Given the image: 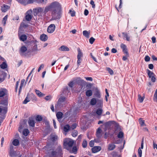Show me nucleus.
Segmentation results:
<instances>
[{"label":"nucleus","instance_id":"obj_1","mask_svg":"<svg viewBox=\"0 0 157 157\" xmlns=\"http://www.w3.org/2000/svg\"><path fill=\"white\" fill-rule=\"evenodd\" d=\"M61 9V4L57 1H54L45 7L44 13L45 14L49 11H51L52 16L53 19H59L60 17V12Z\"/></svg>","mask_w":157,"mask_h":157},{"label":"nucleus","instance_id":"obj_2","mask_svg":"<svg viewBox=\"0 0 157 157\" xmlns=\"http://www.w3.org/2000/svg\"><path fill=\"white\" fill-rule=\"evenodd\" d=\"M74 144L73 141L69 138L65 139L63 141L64 148L68 150H70Z\"/></svg>","mask_w":157,"mask_h":157},{"label":"nucleus","instance_id":"obj_3","mask_svg":"<svg viewBox=\"0 0 157 157\" xmlns=\"http://www.w3.org/2000/svg\"><path fill=\"white\" fill-rule=\"evenodd\" d=\"M62 151V149L61 147L60 146H59L56 149V151H52L51 155L55 157L59 155H60L61 154Z\"/></svg>","mask_w":157,"mask_h":157},{"label":"nucleus","instance_id":"obj_4","mask_svg":"<svg viewBox=\"0 0 157 157\" xmlns=\"http://www.w3.org/2000/svg\"><path fill=\"white\" fill-rule=\"evenodd\" d=\"M27 49L26 47L25 46H22L19 50V53L21 55L23 56H26V52Z\"/></svg>","mask_w":157,"mask_h":157},{"label":"nucleus","instance_id":"obj_5","mask_svg":"<svg viewBox=\"0 0 157 157\" xmlns=\"http://www.w3.org/2000/svg\"><path fill=\"white\" fill-rule=\"evenodd\" d=\"M7 110V106L0 105V114L3 116L6 113Z\"/></svg>","mask_w":157,"mask_h":157},{"label":"nucleus","instance_id":"obj_6","mask_svg":"<svg viewBox=\"0 0 157 157\" xmlns=\"http://www.w3.org/2000/svg\"><path fill=\"white\" fill-rule=\"evenodd\" d=\"M7 94L8 91L6 89L2 88L0 89V98L7 96Z\"/></svg>","mask_w":157,"mask_h":157},{"label":"nucleus","instance_id":"obj_7","mask_svg":"<svg viewBox=\"0 0 157 157\" xmlns=\"http://www.w3.org/2000/svg\"><path fill=\"white\" fill-rule=\"evenodd\" d=\"M55 25L53 24H51L48 27L47 31L48 33H52L55 30Z\"/></svg>","mask_w":157,"mask_h":157},{"label":"nucleus","instance_id":"obj_8","mask_svg":"<svg viewBox=\"0 0 157 157\" xmlns=\"http://www.w3.org/2000/svg\"><path fill=\"white\" fill-rule=\"evenodd\" d=\"M65 98L63 97H60L58 100V104L59 106H63L65 103Z\"/></svg>","mask_w":157,"mask_h":157},{"label":"nucleus","instance_id":"obj_9","mask_svg":"<svg viewBox=\"0 0 157 157\" xmlns=\"http://www.w3.org/2000/svg\"><path fill=\"white\" fill-rule=\"evenodd\" d=\"M6 74L3 71H0V83L2 82L6 77Z\"/></svg>","mask_w":157,"mask_h":157},{"label":"nucleus","instance_id":"obj_10","mask_svg":"<svg viewBox=\"0 0 157 157\" xmlns=\"http://www.w3.org/2000/svg\"><path fill=\"white\" fill-rule=\"evenodd\" d=\"M0 104L3 106H7L8 105V98L6 97L4 100H3L0 101Z\"/></svg>","mask_w":157,"mask_h":157},{"label":"nucleus","instance_id":"obj_11","mask_svg":"<svg viewBox=\"0 0 157 157\" xmlns=\"http://www.w3.org/2000/svg\"><path fill=\"white\" fill-rule=\"evenodd\" d=\"M18 37L20 40L24 41L27 39V36L25 34L21 35V33H18Z\"/></svg>","mask_w":157,"mask_h":157},{"label":"nucleus","instance_id":"obj_12","mask_svg":"<svg viewBox=\"0 0 157 157\" xmlns=\"http://www.w3.org/2000/svg\"><path fill=\"white\" fill-rule=\"evenodd\" d=\"M101 148L99 146H95L92 148V151L94 153H96L101 150Z\"/></svg>","mask_w":157,"mask_h":157},{"label":"nucleus","instance_id":"obj_13","mask_svg":"<svg viewBox=\"0 0 157 157\" xmlns=\"http://www.w3.org/2000/svg\"><path fill=\"white\" fill-rule=\"evenodd\" d=\"M103 99L101 98L97 99V105L98 106H101L103 105Z\"/></svg>","mask_w":157,"mask_h":157},{"label":"nucleus","instance_id":"obj_14","mask_svg":"<svg viewBox=\"0 0 157 157\" xmlns=\"http://www.w3.org/2000/svg\"><path fill=\"white\" fill-rule=\"evenodd\" d=\"M28 124L30 126L32 127H34L35 125V123L34 120L33 118H30L29 119L28 121Z\"/></svg>","mask_w":157,"mask_h":157},{"label":"nucleus","instance_id":"obj_15","mask_svg":"<svg viewBox=\"0 0 157 157\" xmlns=\"http://www.w3.org/2000/svg\"><path fill=\"white\" fill-rule=\"evenodd\" d=\"M75 82L79 85L82 86L84 83V81L83 80L81 79L80 78L76 79Z\"/></svg>","mask_w":157,"mask_h":157},{"label":"nucleus","instance_id":"obj_16","mask_svg":"<svg viewBox=\"0 0 157 157\" xmlns=\"http://www.w3.org/2000/svg\"><path fill=\"white\" fill-rule=\"evenodd\" d=\"M59 50L63 51H68L69 50V48L67 46H62L59 48Z\"/></svg>","mask_w":157,"mask_h":157},{"label":"nucleus","instance_id":"obj_17","mask_svg":"<svg viewBox=\"0 0 157 157\" xmlns=\"http://www.w3.org/2000/svg\"><path fill=\"white\" fill-rule=\"evenodd\" d=\"M40 39L44 41L47 40L48 39V37L46 35L42 34L40 36Z\"/></svg>","mask_w":157,"mask_h":157},{"label":"nucleus","instance_id":"obj_18","mask_svg":"<svg viewBox=\"0 0 157 157\" xmlns=\"http://www.w3.org/2000/svg\"><path fill=\"white\" fill-rule=\"evenodd\" d=\"M10 7L7 5H4L2 7V11L4 12H6L9 9Z\"/></svg>","mask_w":157,"mask_h":157},{"label":"nucleus","instance_id":"obj_19","mask_svg":"<svg viewBox=\"0 0 157 157\" xmlns=\"http://www.w3.org/2000/svg\"><path fill=\"white\" fill-rule=\"evenodd\" d=\"M78 54L77 55V58L81 59V58L83 56V54L81 52V50L79 48H78L77 49Z\"/></svg>","mask_w":157,"mask_h":157},{"label":"nucleus","instance_id":"obj_20","mask_svg":"<svg viewBox=\"0 0 157 157\" xmlns=\"http://www.w3.org/2000/svg\"><path fill=\"white\" fill-rule=\"evenodd\" d=\"M101 129L100 128H98L96 132V136L98 138L101 137Z\"/></svg>","mask_w":157,"mask_h":157},{"label":"nucleus","instance_id":"obj_21","mask_svg":"<svg viewBox=\"0 0 157 157\" xmlns=\"http://www.w3.org/2000/svg\"><path fill=\"white\" fill-rule=\"evenodd\" d=\"M25 80L24 79H22L21 80V85L20 87V88L19 89V94L20 93V92L21 91L22 88L23 87L25 82Z\"/></svg>","mask_w":157,"mask_h":157},{"label":"nucleus","instance_id":"obj_22","mask_svg":"<svg viewBox=\"0 0 157 157\" xmlns=\"http://www.w3.org/2000/svg\"><path fill=\"white\" fill-rule=\"evenodd\" d=\"M86 95L87 97H90L92 95V92L91 90H87L86 92Z\"/></svg>","mask_w":157,"mask_h":157},{"label":"nucleus","instance_id":"obj_23","mask_svg":"<svg viewBox=\"0 0 157 157\" xmlns=\"http://www.w3.org/2000/svg\"><path fill=\"white\" fill-rule=\"evenodd\" d=\"M35 91L36 94L38 96L40 97H42L43 96L45 95V94H44L41 93L38 90H36Z\"/></svg>","mask_w":157,"mask_h":157},{"label":"nucleus","instance_id":"obj_24","mask_svg":"<svg viewBox=\"0 0 157 157\" xmlns=\"http://www.w3.org/2000/svg\"><path fill=\"white\" fill-rule=\"evenodd\" d=\"M97 103V99L95 98H92L90 101V104L92 105H95Z\"/></svg>","mask_w":157,"mask_h":157},{"label":"nucleus","instance_id":"obj_25","mask_svg":"<svg viewBox=\"0 0 157 157\" xmlns=\"http://www.w3.org/2000/svg\"><path fill=\"white\" fill-rule=\"evenodd\" d=\"M115 145L113 144H109L108 146V149L110 151L112 150L115 148Z\"/></svg>","mask_w":157,"mask_h":157},{"label":"nucleus","instance_id":"obj_26","mask_svg":"<svg viewBox=\"0 0 157 157\" xmlns=\"http://www.w3.org/2000/svg\"><path fill=\"white\" fill-rule=\"evenodd\" d=\"M58 138V136L55 135H51V139L52 141H54L56 140Z\"/></svg>","mask_w":157,"mask_h":157},{"label":"nucleus","instance_id":"obj_27","mask_svg":"<svg viewBox=\"0 0 157 157\" xmlns=\"http://www.w3.org/2000/svg\"><path fill=\"white\" fill-rule=\"evenodd\" d=\"M145 98L144 96H143V97H141V95L140 94L138 95V101L140 103H142L144 99Z\"/></svg>","mask_w":157,"mask_h":157},{"label":"nucleus","instance_id":"obj_28","mask_svg":"<svg viewBox=\"0 0 157 157\" xmlns=\"http://www.w3.org/2000/svg\"><path fill=\"white\" fill-rule=\"evenodd\" d=\"M7 65L5 62H3L0 65L1 68L5 69L7 67Z\"/></svg>","mask_w":157,"mask_h":157},{"label":"nucleus","instance_id":"obj_29","mask_svg":"<svg viewBox=\"0 0 157 157\" xmlns=\"http://www.w3.org/2000/svg\"><path fill=\"white\" fill-rule=\"evenodd\" d=\"M56 116L58 119H61L62 117L63 113L61 112H58L57 113Z\"/></svg>","mask_w":157,"mask_h":157},{"label":"nucleus","instance_id":"obj_30","mask_svg":"<svg viewBox=\"0 0 157 157\" xmlns=\"http://www.w3.org/2000/svg\"><path fill=\"white\" fill-rule=\"evenodd\" d=\"M19 141L18 139H15L13 142V144L15 146H17L19 144Z\"/></svg>","mask_w":157,"mask_h":157},{"label":"nucleus","instance_id":"obj_31","mask_svg":"<svg viewBox=\"0 0 157 157\" xmlns=\"http://www.w3.org/2000/svg\"><path fill=\"white\" fill-rule=\"evenodd\" d=\"M8 18V15H6L3 18L2 20V23L3 24L4 26L6 24V22L7 21V19Z\"/></svg>","mask_w":157,"mask_h":157},{"label":"nucleus","instance_id":"obj_32","mask_svg":"<svg viewBox=\"0 0 157 157\" xmlns=\"http://www.w3.org/2000/svg\"><path fill=\"white\" fill-rule=\"evenodd\" d=\"M82 33L83 35L86 37H89V35L90 34V33H89L87 31H84L82 32Z\"/></svg>","mask_w":157,"mask_h":157},{"label":"nucleus","instance_id":"obj_33","mask_svg":"<svg viewBox=\"0 0 157 157\" xmlns=\"http://www.w3.org/2000/svg\"><path fill=\"white\" fill-rule=\"evenodd\" d=\"M29 133V131L27 129H25L23 131V134L25 136H27Z\"/></svg>","mask_w":157,"mask_h":157},{"label":"nucleus","instance_id":"obj_34","mask_svg":"<svg viewBox=\"0 0 157 157\" xmlns=\"http://www.w3.org/2000/svg\"><path fill=\"white\" fill-rule=\"evenodd\" d=\"M63 129L65 132H67L70 129V126L68 124L64 126Z\"/></svg>","mask_w":157,"mask_h":157},{"label":"nucleus","instance_id":"obj_35","mask_svg":"<svg viewBox=\"0 0 157 157\" xmlns=\"http://www.w3.org/2000/svg\"><path fill=\"white\" fill-rule=\"evenodd\" d=\"M102 111V109H101L99 108L97 110L96 113L97 115H100L101 114Z\"/></svg>","mask_w":157,"mask_h":157},{"label":"nucleus","instance_id":"obj_36","mask_svg":"<svg viewBox=\"0 0 157 157\" xmlns=\"http://www.w3.org/2000/svg\"><path fill=\"white\" fill-rule=\"evenodd\" d=\"M32 18V16L31 15L29 14L26 15L25 16L26 20L28 21H30Z\"/></svg>","mask_w":157,"mask_h":157},{"label":"nucleus","instance_id":"obj_37","mask_svg":"<svg viewBox=\"0 0 157 157\" xmlns=\"http://www.w3.org/2000/svg\"><path fill=\"white\" fill-rule=\"evenodd\" d=\"M29 95V94H27L26 97L23 101V103L24 104H26L27 103V102L30 101L29 98H28Z\"/></svg>","mask_w":157,"mask_h":157},{"label":"nucleus","instance_id":"obj_38","mask_svg":"<svg viewBox=\"0 0 157 157\" xmlns=\"http://www.w3.org/2000/svg\"><path fill=\"white\" fill-rule=\"evenodd\" d=\"M124 136V133L123 132L121 131L120 132L118 135L117 137L118 138H122Z\"/></svg>","mask_w":157,"mask_h":157},{"label":"nucleus","instance_id":"obj_39","mask_svg":"<svg viewBox=\"0 0 157 157\" xmlns=\"http://www.w3.org/2000/svg\"><path fill=\"white\" fill-rule=\"evenodd\" d=\"M139 122L141 126H144V121L143 120L142 118H140L139 119Z\"/></svg>","mask_w":157,"mask_h":157},{"label":"nucleus","instance_id":"obj_40","mask_svg":"<svg viewBox=\"0 0 157 157\" xmlns=\"http://www.w3.org/2000/svg\"><path fill=\"white\" fill-rule=\"evenodd\" d=\"M148 75L149 78H151V77L154 76V73L151 72L150 71L148 70Z\"/></svg>","mask_w":157,"mask_h":157},{"label":"nucleus","instance_id":"obj_41","mask_svg":"<svg viewBox=\"0 0 157 157\" xmlns=\"http://www.w3.org/2000/svg\"><path fill=\"white\" fill-rule=\"evenodd\" d=\"M95 96L98 98H101V95L99 92L98 91H96L94 94Z\"/></svg>","mask_w":157,"mask_h":157},{"label":"nucleus","instance_id":"obj_42","mask_svg":"<svg viewBox=\"0 0 157 157\" xmlns=\"http://www.w3.org/2000/svg\"><path fill=\"white\" fill-rule=\"evenodd\" d=\"M36 12L37 13H40L43 12L44 10V9L43 8L41 7H38L36 8Z\"/></svg>","mask_w":157,"mask_h":157},{"label":"nucleus","instance_id":"obj_43","mask_svg":"<svg viewBox=\"0 0 157 157\" xmlns=\"http://www.w3.org/2000/svg\"><path fill=\"white\" fill-rule=\"evenodd\" d=\"M69 12L70 13L71 16V17H74L75 16V12L74 10H70Z\"/></svg>","mask_w":157,"mask_h":157},{"label":"nucleus","instance_id":"obj_44","mask_svg":"<svg viewBox=\"0 0 157 157\" xmlns=\"http://www.w3.org/2000/svg\"><path fill=\"white\" fill-rule=\"evenodd\" d=\"M87 145V142L85 140H84L83 141L82 144V147L83 148H85L86 147Z\"/></svg>","mask_w":157,"mask_h":157},{"label":"nucleus","instance_id":"obj_45","mask_svg":"<svg viewBox=\"0 0 157 157\" xmlns=\"http://www.w3.org/2000/svg\"><path fill=\"white\" fill-rule=\"evenodd\" d=\"M36 120L37 121H40L42 120V117L40 115L37 116L36 118Z\"/></svg>","mask_w":157,"mask_h":157},{"label":"nucleus","instance_id":"obj_46","mask_svg":"<svg viewBox=\"0 0 157 157\" xmlns=\"http://www.w3.org/2000/svg\"><path fill=\"white\" fill-rule=\"evenodd\" d=\"M34 1L35 0H28V1L26 0V2L25 4H24V5H25L27 4L33 3Z\"/></svg>","mask_w":157,"mask_h":157},{"label":"nucleus","instance_id":"obj_47","mask_svg":"<svg viewBox=\"0 0 157 157\" xmlns=\"http://www.w3.org/2000/svg\"><path fill=\"white\" fill-rule=\"evenodd\" d=\"M30 96L33 100L36 101V97L33 94H30Z\"/></svg>","mask_w":157,"mask_h":157},{"label":"nucleus","instance_id":"obj_48","mask_svg":"<svg viewBox=\"0 0 157 157\" xmlns=\"http://www.w3.org/2000/svg\"><path fill=\"white\" fill-rule=\"evenodd\" d=\"M107 71H108L109 73L111 75H113V71L109 68H107Z\"/></svg>","mask_w":157,"mask_h":157},{"label":"nucleus","instance_id":"obj_49","mask_svg":"<svg viewBox=\"0 0 157 157\" xmlns=\"http://www.w3.org/2000/svg\"><path fill=\"white\" fill-rule=\"evenodd\" d=\"M77 126V124L75 123L73 124L71 127H70V129L73 130L75 129Z\"/></svg>","mask_w":157,"mask_h":157},{"label":"nucleus","instance_id":"obj_50","mask_svg":"<svg viewBox=\"0 0 157 157\" xmlns=\"http://www.w3.org/2000/svg\"><path fill=\"white\" fill-rule=\"evenodd\" d=\"M18 2L21 3V4L24 5V4H25L26 2V0H16Z\"/></svg>","mask_w":157,"mask_h":157},{"label":"nucleus","instance_id":"obj_51","mask_svg":"<svg viewBox=\"0 0 157 157\" xmlns=\"http://www.w3.org/2000/svg\"><path fill=\"white\" fill-rule=\"evenodd\" d=\"M95 39L93 37H91L89 39V42L90 43L92 44L93 43Z\"/></svg>","mask_w":157,"mask_h":157},{"label":"nucleus","instance_id":"obj_52","mask_svg":"<svg viewBox=\"0 0 157 157\" xmlns=\"http://www.w3.org/2000/svg\"><path fill=\"white\" fill-rule=\"evenodd\" d=\"M138 153L139 155V157H141L142 154V151L140 147L138 150Z\"/></svg>","mask_w":157,"mask_h":157},{"label":"nucleus","instance_id":"obj_53","mask_svg":"<svg viewBox=\"0 0 157 157\" xmlns=\"http://www.w3.org/2000/svg\"><path fill=\"white\" fill-rule=\"evenodd\" d=\"M77 148L76 147L74 146L72 148V152L75 154V152L77 151Z\"/></svg>","mask_w":157,"mask_h":157},{"label":"nucleus","instance_id":"obj_54","mask_svg":"<svg viewBox=\"0 0 157 157\" xmlns=\"http://www.w3.org/2000/svg\"><path fill=\"white\" fill-rule=\"evenodd\" d=\"M78 134V132L77 131H74L72 133V135L73 137H76Z\"/></svg>","mask_w":157,"mask_h":157},{"label":"nucleus","instance_id":"obj_55","mask_svg":"<svg viewBox=\"0 0 157 157\" xmlns=\"http://www.w3.org/2000/svg\"><path fill=\"white\" fill-rule=\"evenodd\" d=\"M144 59L145 61L148 62L150 60V58L148 56H146L145 57Z\"/></svg>","mask_w":157,"mask_h":157},{"label":"nucleus","instance_id":"obj_56","mask_svg":"<svg viewBox=\"0 0 157 157\" xmlns=\"http://www.w3.org/2000/svg\"><path fill=\"white\" fill-rule=\"evenodd\" d=\"M37 50V46L36 45H35L33 47V48H32V50L33 51L35 52V51H36Z\"/></svg>","mask_w":157,"mask_h":157},{"label":"nucleus","instance_id":"obj_57","mask_svg":"<svg viewBox=\"0 0 157 157\" xmlns=\"http://www.w3.org/2000/svg\"><path fill=\"white\" fill-rule=\"evenodd\" d=\"M121 48L122 49L123 51V50H124L127 49L126 46V45L125 44H121Z\"/></svg>","mask_w":157,"mask_h":157},{"label":"nucleus","instance_id":"obj_58","mask_svg":"<svg viewBox=\"0 0 157 157\" xmlns=\"http://www.w3.org/2000/svg\"><path fill=\"white\" fill-rule=\"evenodd\" d=\"M90 4L92 5V7L93 8H95V4H94V2L93 0H91L90 1Z\"/></svg>","mask_w":157,"mask_h":157},{"label":"nucleus","instance_id":"obj_59","mask_svg":"<svg viewBox=\"0 0 157 157\" xmlns=\"http://www.w3.org/2000/svg\"><path fill=\"white\" fill-rule=\"evenodd\" d=\"M123 52H124V53L125 54V55H126L127 56H129V54L128 52L127 49L125 50H123Z\"/></svg>","mask_w":157,"mask_h":157},{"label":"nucleus","instance_id":"obj_60","mask_svg":"<svg viewBox=\"0 0 157 157\" xmlns=\"http://www.w3.org/2000/svg\"><path fill=\"white\" fill-rule=\"evenodd\" d=\"M153 99L154 101L157 102V94H154Z\"/></svg>","mask_w":157,"mask_h":157},{"label":"nucleus","instance_id":"obj_61","mask_svg":"<svg viewBox=\"0 0 157 157\" xmlns=\"http://www.w3.org/2000/svg\"><path fill=\"white\" fill-rule=\"evenodd\" d=\"M94 144V141L91 140L89 143V145L90 147H93Z\"/></svg>","mask_w":157,"mask_h":157},{"label":"nucleus","instance_id":"obj_62","mask_svg":"<svg viewBox=\"0 0 157 157\" xmlns=\"http://www.w3.org/2000/svg\"><path fill=\"white\" fill-rule=\"evenodd\" d=\"M85 78L87 81H93V78L91 77H85Z\"/></svg>","mask_w":157,"mask_h":157},{"label":"nucleus","instance_id":"obj_63","mask_svg":"<svg viewBox=\"0 0 157 157\" xmlns=\"http://www.w3.org/2000/svg\"><path fill=\"white\" fill-rule=\"evenodd\" d=\"M51 98L52 97L51 96H47L45 97V99L47 101H48L50 100Z\"/></svg>","mask_w":157,"mask_h":157},{"label":"nucleus","instance_id":"obj_64","mask_svg":"<svg viewBox=\"0 0 157 157\" xmlns=\"http://www.w3.org/2000/svg\"><path fill=\"white\" fill-rule=\"evenodd\" d=\"M129 57V56H127V55H125V56H123L122 59L124 61H125L128 59V58Z\"/></svg>","mask_w":157,"mask_h":157}]
</instances>
